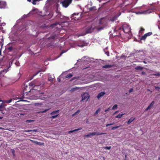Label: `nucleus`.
<instances>
[{
	"instance_id": "11",
	"label": "nucleus",
	"mask_w": 160,
	"mask_h": 160,
	"mask_svg": "<svg viewBox=\"0 0 160 160\" xmlns=\"http://www.w3.org/2000/svg\"><path fill=\"white\" fill-rule=\"evenodd\" d=\"M92 135H100L103 134H105L106 133H103V132H92Z\"/></svg>"
},
{
	"instance_id": "26",
	"label": "nucleus",
	"mask_w": 160,
	"mask_h": 160,
	"mask_svg": "<svg viewBox=\"0 0 160 160\" xmlns=\"http://www.w3.org/2000/svg\"><path fill=\"white\" fill-rule=\"evenodd\" d=\"M96 10V8L95 7H91L89 8V10L90 11H92V10Z\"/></svg>"
},
{
	"instance_id": "42",
	"label": "nucleus",
	"mask_w": 160,
	"mask_h": 160,
	"mask_svg": "<svg viewBox=\"0 0 160 160\" xmlns=\"http://www.w3.org/2000/svg\"><path fill=\"white\" fill-rule=\"evenodd\" d=\"M111 148V146H110V147L106 146L104 148L105 149H108V150L110 149Z\"/></svg>"
},
{
	"instance_id": "34",
	"label": "nucleus",
	"mask_w": 160,
	"mask_h": 160,
	"mask_svg": "<svg viewBox=\"0 0 160 160\" xmlns=\"http://www.w3.org/2000/svg\"><path fill=\"white\" fill-rule=\"evenodd\" d=\"M144 29L143 28H140V30L139 31V33H140L142 34L143 32L144 31Z\"/></svg>"
},
{
	"instance_id": "1",
	"label": "nucleus",
	"mask_w": 160,
	"mask_h": 160,
	"mask_svg": "<svg viewBox=\"0 0 160 160\" xmlns=\"http://www.w3.org/2000/svg\"><path fill=\"white\" fill-rule=\"evenodd\" d=\"M82 17V13L81 12L74 13L71 16V20L72 22L77 21L80 19Z\"/></svg>"
},
{
	"instance_id": "61",
	"label": "nucleus",
	"mask_w": 160,
	"mask_h": 160,
	"mask_svg": "<svg viewBox=\"0 0 160 160\" xmlns=\"http://www.w3.org/2000/svg\"><path fill=\"white\" fill-rule=\"evenodd\" d=\"M1 51H0V55H1Z\"/></svg>"
},
{
	"instance_id": "16",
	"label": "nucleus",
	"mask_w": 160,
	"mask_h": 160,
	"mask_svg": "<svg viewBox=\"0 0 160 160\" xmlns=\"http://www.w3.org/2000/svg\"><path fill=\"white\" fill-rule=\"evenodd\" d=\"M57 35L56 34H53L51 36H50L49 38L48 39H55L57 38Z\"/></svg>"
},
{
	"instance_id": "35",
	"label": "nucleus",
	"mask_w": 160,
	"mask_h": 160,
	"mask_svg": "<svg viewBox=\"0 0 160 160\" xmlns=\"http://www.w3.org/2000/svg\"><path fill=\"white\" fill-rule=\"evenodd\" d=\"M13 49V48L12 47H9L7 48V50H8L9 51H11Z\"/></svg>"
},
{
	"instance_id": "64",
	"label": "nucleus",
	"mask_w": 160,
	"mask_h": 160,
	"mask_svg": "<svg viewBox=\"0 0 160 160\" xmlns=\"http://www.w3.org/2000/svg\"><path fill=\"white\" fill-rule=\"evenodd\" d=\"M37 74H37H36L35 75H33V76H35L36 74Z\"/></svg>"
},
{
	"instance_id": "40",
	"label": "nucleus",
	"mask_w": 160,
	"mask_h": 160,
	"mask_svg": "<svg viewBox=\"0 0 160 160\" xmlns=\"http://www.w3.org/2000/svg\"><path fill=\"white\" fill-rule=\"evenodd\" d=\"M57 23H53V24H52L51 26V27H55L56 26V25H57Z\"/></svg>"
},
{
	"instance_id": "23",
	"label": "nucleus",
	"mask_w": 160,
	"mask_h": 160,
	"mask_svg": "<svg viewBox=\"0 0 160 160\" xmlns=\"http://www.w3.org/2000/svg\"><path fill=\"white\" fill-rule=\"evenodd\" d=\"M117 17L116 16H114L110 19V21L113 22L116 21L117 19Z\"/></svg>"
},
{
	"instance_id": "9",
	"label": "nucleus",
	"mask_w": 160,
	"mask_h": 160,
	"mask_svg": "<svg viewBox=\"0 0 160 160\" xmlns=\"http://www.w3.org/2000/svg\"><path fill=\"white\" fill-rule=\"evenodd\" d=\"M155 102L154 101H153L148 106L146 109L145 111H147L148 110L150 109L153 106Z\"/></svg>"
},
{
	"instance_id": "17",
	"label": "nucleus",
	"mask_w": 160,
	"mask_h": 160,
	"mask_svg": "<svg viewBox=\"0 0 160 160\" xmlns=\"http://www.w3.org/2000/svg\"><path fill=\"white\" fill-rule=\"evenodd\" d=\"M135 119V118H131L127 122V124H129L131 122L134 120Z\"/></svg>"
},
{
	"instance_id": "41",
	"label": "nucleus",
	"mask_w": 160,
	"mask_h": 160,
	"mask_svg": "<svg viewBox=\"0 0 160 160\" xmlns=\"http://www.w3.org/2000/svg\"><path fill=\"white\" fill-rule=\"evenodd\" d=\"M25 132H32V131H34L36 132V130H25L24 131Z\"/></svg>"
},
{
	"instance_id": "22",
	"label": "nucleus",
	"mask_w": 160,
	"mask_h": 160,
	"mask_svg": "<svg viewBox=\"0 0 160 160\" xmlns=\"http://www.w3.org/2000/svg\"><path fill=\"white\" fill-rule=\"evenodd\" d=\"M56 13L58 14L57 15V18H62L61 17V14L60 12H59L57 11Z\"/></svg>"
},
{
	"instance_id": "6",
	"label": "nucleus",
	"mask_w": 160,
	"mask_h": 160,
	"mask_svg": "<svg viewBox=\"0 0 160 160\" xmlns=\"http://www.w3.org/2000/svg\"><path fill=\"white\" fill-rule=\"evenodd\" d=\"M95 28H96V27L92 25L88 27L86 29V33H91L93 31Z\"/></svg>"
},
{
	"instance_id": "5",
	"label": "nucleus",
	"mask_w": 160,
	"mask_h": 160,
	"mask_svg": "<svg viewBox=\"0 0 160 160\" xmlns=\"http://www.w3.org/2000/svg\"><path fill=\"white\" fill-rule=\"evenodd\" d=\"M59 112V110H58L52 112L50 113V115H52V116L50 118L52 119L56 118L59 115L58 113Z\"/></svg>"
},
{
	"instance_id": "30",
	"label": "nucleus",
	"mask_w": 160,
	"mask_h": 160,
	"mask_svg": "<svg viewBox=\"0 0 160 160\" xmlns=\"http://www.w3.org/2000/svg\"><path fill=\"white\" fill-rule=\"evenodd\" d=\"M152 34V33L151 32H148L145 34L147 37L151 36Z\"/></svg>"
},
{
	"instance_id": "4",
	"label": "nucleus",
	"mask_w": 160,
	"mask_h": 160,
	"mask_svg": "<svg viewBox=\"0 0 160 160\" xmlns=\"http://www.w3.org/2000/svg\"><path fill=\"white\" fill-rule=\"evenodd\" d=\"M122 28L124 32L125 33L131 32L130 27L127 24H124L122 26Z\"/></svg>"
},
{
	"instance_id": "47",
	"label": "nucleus",
	"mask_w": 160,
	"mask_h": 160,
	"mask_svg": "<svg viewBox=\"0 0 160 160\" xmlns=\"http://www.w3.org/2000/svg\"><path fill=\"white\" fill-rule=\"evenodd\" d=\"M113 124V123L107 124L106 125V127H108V126H110V125H112Z\"/></svg>"
},
{
	"instance_id": "62",
	"label": "nucleus",
	"mask_w": 160,
	"mask_h": 160,
	"mask_svg": "<svg viewBox=\"0 0 160 160\" xmlns=\"http://www.w3.org/2000/svg\"><path fill=\"white\" fill-rule=\"evenodd\" d=\"M103 160H105V158H104V157H103Z\"/></svg>"
},
{
	"instance_id": "8",
	"label": "nucleus",
	"mask_w": 160,
	"mask_h": 160,
	"mask_svg": "<svg viewBox=\"0 0 160 160\" xmlns=\"http://www.w3.org/2000/svg\"><path fill=\"white\" fill-rule=\"evenodd\" d=\"M82 101L87 99V100L89 98L88 94L87 93H84L82 95Z\"/></svg>"
},
{
	"instance_id": "59",
	"label": "nucleus",
	"mask_w": 160,
	"mask_h": 160,
	"mask_svg": "<svg viewBox=\"0 0 160 160\" xmlns=\"http://www.w3.org/2000/svg\"><path fill=\"white\" fill-rule=\"evenodd\" d=\"M98 1L99 2H101V1L102 0H98Z\"/></svg>"
},
{
	"instance_id": "37",
	"label": "nucleus",
	"mask_w": 160,
	"mask_h": 160,
	"mask_svg": "<svg viewBox=\"0 0 160 160\" xmlns=\"http://www.w3.org/2000/svg\"><path fill=\"white\" fill-rule=\"evenodd\" d=\"M2 72H4V71L0 72V80H1V78L3 77V75L2 74Z\"/></svg>"
},
{
	"instance_id": "20",
	"label": "nucleus",
	"mask_w": 160,
	"mask_h": 160,
	"mask_svg": "<svg viewBox=\"0 0 160 160\" xmlns=\"http://www.w3.org/2000/svg\"><path fill=\"white\" fill-rule=\"evenodd\" d=\"M135 69L137 70H142L143 69V68L140 66L136 67Z\"/></svg>"
},
{
	"instance_id": "52",
	"label": "nucleus",
	"mask_w": 160,
	"mask_h": 160,
	"mask_svg": "<svg viewBox=\"0 0 160 160\" xmlns=\"http://www.w3.org/2000/svg\"><path fill=\"white\" fill-rule=\"evenodd\" d=\"M146 74V72H142V73H141V74L142 75H145V74Z\"/></svg>"
},
{
	"instance_id": "38",
	"label": "nucleus",
	"mask_w": 160,
	"mask_h": 160,
	"mask_svg": "<svg viewBox=\"0 0 160 160\" xmlns=\"http://www.w3.org/2000/svg\"><path fill=\"white\" fill-rule=\"evenodd\" d=\"M80 111V110H78L77 111V112H76L74 114H73V115H72V116H74V115H76L77 113H79Z\"/></svg>"
},
{
	"instance_id": "51",
	"label": "nucleus",
	"mask_w": 160,
	"mask_h": 160,
	"mask_svg": "<svg viewBox=\"0 0 160 160\" xmlns=\"http://www.w3.org/2000/svg\"><path fill=\"white\" fill-rule=\"evenodd\" d=\"M85 45L84 44H82L81 45H79V46L81 47H82L84 46Z\"/></svg>"
},
{
	"instance_id": "46",
	"label": "nucleus",
	"mask_w": 160,
	"mask_h": 160,
	"mask_svg": "<svg viewBox=\"0 0 160 160\" xmlns=\"http://www.w3.org/2000/svg\"><path fill=\"white\" fill-rule=\"evenodd\" d=\"M110 109V107L108 108L107 109L105 110V112H107L108 111H109Z\"/></svg>"
},
{
	"instance_id": "43",
	"label": "nucleus",
	"mask_w": 160,
	"mask_h": 160,
	"mask_svg": "<svg viewBox=\"0 0 160 160\" xmlns=\"http://www.w3.org/2000/svg\"><path fill=\"white\" fill-rule=\"evenodd\" d=\"M152 75L159 76H160V74L159 73H157L153 74H152Z\"/></svg>"
},
{
	"instance_id": "54",
	"label": "nucleus",
	"mask_w": 160,
	"mask_h": 160,
	"mask_svg": "<svg viewBox=\"0 0 160 160\" xmlns=\"http://www.w3.org/2000/svg\"><path fill=\"white\" fill-rule=\"evenodd\" d=\"M106 54L108 56H109V52H105Z\"/></svg>"
},
{
	"instance_id": "3",
	"label": "nucleus",
	"mask_w": 160,
	"mask_h": 160,
	"mask_svg": "<svg viewBox=\"0 0 160 160\" xmlns=\"http://www.w3.org/2000/svg\"><path fill=\"white\" fill-rule=\"evenodd\" d=\"M6 109L5 108V105L3 103H1L0 104V119H2L3 118L4 115L5 113V110Z\"/></svg>"
},
{
	"instance_id": "44",
	"label": "nucleus",
	"mask_w": 160,
	"mask_h": 160,
	"mask_svg": "<svg viewBox=\"0 0 160 160\" xmlns=\"http://www.w3.org/2000/svg\"><path fill=\"white\" fill-rule=\"evenodd\" d=\"M12 153L13 154V156H15V151L14 149H11Z\"/></svg>"
},
{
	"instance_id": "36",
	"label": "nucleus",
	"mask_w": 160,
	"mask_h": 160,
	"mask_svg": "<svg viewBox=\"0 0 160 160\" xmlns=\"http://www.w3.org/2000/svg\"><path fill=\"white\" fill-rule=\"evenodd\" d=\"M92 133H90L89 134H88L87 135H85V137H91V136H93L92 135Z\"/></svg>"
},
{
	"instance_id": "24",
	"label": "nucleus",
	"mask_w": 160,
	"mask_h": 160,
	"mask_svg": "<svg viewBox=\"0 0 160 160\" xmlns=\"http://www.w3.org/2000/svg\"><path fill=\"white\" fill-rule=\"evenodd\" d=\"M147 37L145 34L143 36H142L140 38V40H145L147 38Z\"/></svg>"
},
{
	"instance_id": "18",
	"label": "nucleus",
	"mask_w": 160,
	"mask_h": 160,
	"mask_svg": "<svg viewBox=\"0 0 160 160\" xmlns=\"http://www.w3.org/2000/svg\"><path fill=\"white\" fill-rule=\"evenodd\" d=\"M53 13L52 12H50L49 14H48V15L47 16V18H46L47 19H49L50 18L53 16Z\"/></svg>"
},
{
	"instance_id": "15",
	"label": "nucleus",
	"mask_w": 160,
	"mask_h": 160,
	"mask_svg": "<svg viewBox=\"0 0 160 160\" xmlns=\"http://www.w3.org/2000/svg\"><path fill=\"white\" fill-rule=\"evenodd\" d=\"M82 129V128H81V127H80V128H78V129H75L74 130H73L69 131L68 132V133H69V134H70V133L73 132H75V131H78L80 130H81Z\"/></svg>"
},
{
	"instance_id": "14",
	"label": "nucleus",
	"mask_w": 160,
	"mask_h": 160,
	"mask_svg": "<svg viewBox=\"0 0 160 160\" xmlns=\"http://www.w3.org/2000/svg\"><path fill=\"white\" fill-rule=\"evenodd\" d=\"M105 94V92H102L98 94L97 97L98 98H99L103 96Z\"/></svg>"
},
{
	"instance_id": "7",
	"label": "nucleus",
	"mask_w": 160,
	"mask_h": 160,
	"mask_svg": "<svg viewBox=\"0 0 160 160\" xmlns=\"http://www.w3.org/2000/svg\"><path fill=\"white\" fill-rule=\"evenodd\" d=\"M72 0H65L62 3V6L65 8H67L71 3Z\"/></svg>"
},
{
	"instance_id": "21",
	"label": "nucleus",
	"mask_w": 160,
	"mask_h": 160,
	"mask_svg": "<svg viewBox=\"0 0 160 160\" xmlns=\"http://www.w3.org/2000/svg\"><path fill=\"white\" fill-rule=\"evenodd\" d=\"M5 5H6V3L5 2L0 1V8H2L3 7L5 6Z\"/></svg>"
},
{
	"instance_id": "45",
	"label": "nucleus",
	"mask_w": 160,
	"mask_h": 160,
	"mask_svg": "<svg viewBox=\"0 0 160 160\" xmlns=\"http://www.w3.org/2000/svg\"><path fill=\"white\" fill-rule=\"evenodd\" d=\"M155 89H157V90L158 91H159L160 88V87H159L155 86Z\"/></svg>"
},
{
	"instance_id": "33",
	"label": "nucleus",
	"mask_w": 160,
	"mask_h": 160,
	"mask_svg": "<svg viewBox=\"0 0 160 160\" xmlns=\"http://www.w3.org/2000/svg\"><path fill=\"white\" fill-rule=\"evenodd\" d=\"M118 108V105L117 104L114 105L112 108V109L114 110Z\"/></svg>"
},
{
	"instance_id": "27",
	"label": "nucleus",
	"mask_w": 160,
	"mask_h": 160,
	"mask_svg": "<svg viewBox=\"0 0 160 160\" xmlns=\"http://www.w3.org/2000/svg\"><path fill=\"white\" fill-rule=\"evenodd\" d=\"M96 28L97 29V30L99 31L103 29L104 28V27H102L98 28H97L96 27Z\"/></svg>"
},
{
	"instance_id": "55",
	"label": "nucleus",
	"mask_w": 160,
	"mask_h": 160,
	"mask_svg": "<svg viewBox=\"0 0 160 160\" xmlns=\"http://www.w3.org/2000/svg\"><path fill=\"white\" fill-rule=\"evenodd\" d=\"M118 111H116V112H115L114 113V114H116V113H118Z\"/></svg>"
},
{
	"instance_id": "53",
	"label": "nucleus",
	"mask_w": 160,
	"mask_h": 160,
	"mask_svg": "<svg viewBox=\"0 0 160 160\" xmlns=\"http://www.w3.org/2000/svg\"><path fill=\"white\" fill-rule=\"evenodd\" d=\"M57 80L58 81V82H60L61 81V79L59 78H57Z\"/></svg>"
},
{
	"instance_id": "29",
	"label": "nucleus",
	"mask_w": 160,
	"mask_h": 160,
	"mask_svg": "<svg viewBox=\"0 0 160 160\" xmlns=\"http://www.w3.org/2000/svg\"><path fill=\"white\" fill-rule=\"evenodd\" d=\"M100 111V109L98 108L97 111H96L95 112L94 114V116H96L97 114Z\"/></svg>"
},
{
	"instance_id": "63",
	"label": "nucleus",
	"mask_w": 160,
	"mask_h": 160,
	"mask_svg": "<svg viewBox=\"0 0 160 160\" xmlns=\"http://www.w3.org/2000/svg\"><path fill=\"white\" fill-rule=\"evenodd\" d=\"M158 160H160V157L158 158Z\"/></svg>"
},
{
	"instance_id": "32",
	"label": "nucleus",
	"mask_w": 160,
	"mask_h": 160,
	"mask_svg": "<svg viewBox=\"0 0 160 160\" xmlns=\"http://www.w3.org/2000/svg\"><path fill=\"white\" fill-rule=\"evenodd\" d=\"M72 76V75L71 73H69L68 75H67L66 76V78H71Z\"/></svg>"
},
{
	"instance_id": "19",
	"label": "nucleus",
	"mask_w": 160,
	"mask_h": 160,
	"mask_svg": "<svg viewBox=\"0 0 160 160\" xmlns=\"http://www.w3.org/2000/svg\"><path fill=\"white\" fill-rule=\"evenodd\" d=\"M112 66L111 65H106L102 66L103 68H111L112 67Z\"/></svg>"
},
{
	"instance_id": "49",
	"label": "nucleus",
	"mask_w": 160,
	"mask_h": 160,
	"mask_svg": "<svg viewBox=\"0 0 160 160\" xmlns=\"http://www.w3.org/2000/svg\"><path fill=\"white\" fill-rule=\"evenodd\" d=\"M133 90V89L132 88L130 89L129 90V92H132Z\"/></svg>"
},
{
	"instance_id": "28",
	"label": "nucleus",
	"mask_w": 160,
	"mask_h": 160,
	"mask_svg": "<svg viewBox=\"0 0 160 160\" xmlns=\"http://www.w3.org/2000/svg\"><path fill=\"white\" fill-rule=\"evenodd\" d=\"M49 109H46L44 111H40V112H38V113H44V112H46L47 111H48Z\"/></svg>"
},
{
	"instance_id": "56",
	"label": "nucleus",
	"mask_w": 160,
	"mask_h": 160,
	"mask_svg": "<svg viewBox=\"0 0 160 160\" xmlns=\"http://www.w3.org/2000/svg\"><path fill=\"white\" fill-rule=\"evenodd\" d=\"M30 90L29 91H26L25 92V93H26V92H27H27H30Z\"/></svg>"
},
{
	"instance_id": "12",
	"label": "nucleus",
	"mask_w": 160,
	"mask_h": 160,
	"mask_svg": "<svg viewBox=\"0 0 160 160\" xmlns=\"http://www.w3.org/2000/svg\"><path fill=\"white\" fill-rule=\"evenodd\" d=\"M54 78L55 77L53 75L52 76L51 75H50L48 77V81L51 82H52L54 81Z\"/></svg>"
},
{
	"instance_id": "57",
	"label": "nucleus",
	"mask_w": 160,
	"mask_h": 160,
	"mask_svg": "<svg viewBox=\"0 0 160 160\" xmlns=\"http://www.w3.org/2000/svg\"><path fill=\"white\" fill-rule=\"evenodd\" d=\"M35 9L33 10L32 12H34L35 11Z\"/></svg>"
},
{
	"instance_id": "50",
	"label": "nucleus",
	"mask_w": 160,
	"mask_h": 160,
	"mask_svg": "<svg viewBox=\"0 0 160 160\" xmlns=\"http://www.w3.org/2000/svg\"><path fill=\"white\" fill-rule=\"evenodd\" d=\"M28 88V86H26V88H24V90H23V92H24L26 91V88Z\"/></svg>"
},
{
	"instance_id": "2",
	"label": "nucleus",
	"mask_w": 160,
	"mask_h": 160,
	"mask_svg": "<svg viewBox=\"0 0 160 160\" xmlns=\"http://www.w3.org/2000/svg\"><path fill=\"white\" fill-rule=\"evenodd\" d=\"M41 85V84L37 80H35L29 84V86L35 90L38 89L36 88V87H39Z\"/></svg>"
},
{
	"instance_id": "31",
	"label": "nucleus",
	"mask_w": 160,
	"mask_h": 160,
	"mask_svg": "<svg viewBox=\"0 0 160 160\" xmlns=\"http://www.w3.org/2000/svg\"><path fill=\"white\" fill-rule=\"evenodd\" d=\"M124 114H119L118 115L116 116V118H120L122 117V116Z\"/></svg>"
},
{
	"instance_id": "58",
	"label": "nucleus",
	"mask_w": 160,
	"mask_h": 160,
	"mask_svg": "<svg viewBox=\"0 0 160 160\" xmlns=\"http://www.w3.org/2000/svg\"><path fill=\"white\" fill-rule=\"evenodd\" d=\"M27 1L29 2H30L31 1V0H27Z\"/></svg>"
},
{
	"instance_id": "39",
	"label": "nucleus",
	"mask_w": 160,
	"mask_h": 160,
	"mask_svg": "<svg viewBox=\"0 0 160 160\" xmlns=\"http://www.w3.org/2000/svg\"><path fill=\"white\" fill-rule=\"evenodd\" d=\"M119 127H120V126H115V127H113L112 128V130H114L118 128Z\"/></svg>"
},
{
	"instance_id": "48",
	"label": "nucleus",
	"mask_w": 160,
	"mask_h": 160,
	"mask_svg": "<svg viewBox=\"0 0 160 160\" xmlns=\"http://www.w3.org/2000/svg\"><path fill=\"white\" fill-rule=\"evenodd\" d=\"M65 52H66L64 50L62 51L60 54V56H61L63 53Z\"/></svg>"
},
{
	"instance_id": "25",
	"label": "nucleus",
	"mask_w": 160,
	"mask_h": 160,
	"mask_svg": "<svg viewBox=\"0 0 160 160\" xmlns=\"http://www.w3.org/2000/svg\"><path fill=\"white\" fill-rule=\"evenodd\" d=\"M103 18H101L99 19V24L100 25H102V24H103Z\"/></svg>"
},
{
	"instance_id": "60",
	"label": "nucleus",
	"mask_w": 160,
	"mask_h": 160,
	"mask_svg": "<svg viewBox=\"0 0 160 160\" xmlns=\"http://www.w3.org/2000/svg\"><path fill=\"white\" fill-rule=\"evenodd\" d=\"M88 122V119L87 120V121H86V122Z\"/></svg>"
},
{
	"instance_id": "10",
	"label": "nucleus",
	"mask_w": 160,
	"mask_h": 160,
	"mask_svg": "<svg viewBox=\"0 0 160 160\" xmlns=\"http://www.w3.org/2000/svg\"><path fill=\"white\" fill-rule=\"evenodd\" d=\"M12 99H9V100H4L3 101H2V100H0V102H1V101L2 102V103H3V104H4L5 105V106H6V105H5L4 103H10L12 101Z\"/></svg>"
},
{
	"instance_id": "13",
	"label": "nucleus",
	"mask_w": 160,
	"mask_h": 160,
	"mask_svg": "<svg viewBox=\"0 0 160 160\" xmlns=\"http://www.w3.org/2000/svg\"><path fill=\"white\" fill-rule=\"evenodd\" d=\"M31 141L33 143H34L36 144L39 145H43L44 144V143H43V142L42 143L40 142H38L37 141H34V140H31Z\"/></svg>"
}]
</instances>
